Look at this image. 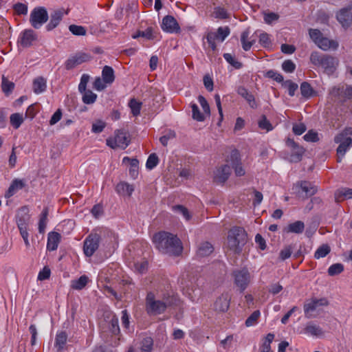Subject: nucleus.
<instances>
[{
	"mask_svg": "<svg viewBox=\"0 0 352 352\" xmlns=\"http://www.w3.org/2000/svg\"><path fill=\"white\" fill-rule=\"evenodd\" d=\"M129 106L131 108V113L134 116L140 115L142 107V102H140L135 98H133L129 101Z\"/></svg>",
	"mask_w": 352,
	"mask_h": 352,
	"instance_id": "obj_47",
	"label": "nucleus"
},
{
	"mask_svg": "<svg viewBox=\"0 0 352 352\" xmlns=\"http://www.w3.org/2000/svg\"><path fill=\"white\" fill-rule=\"evenodd\" d=\"M344 271V265L342 263H334L328 269V274L331 276H336Z\"/></svg>",
	"mask_w": 352,
	"mask_h": 352,
	"instance_id": "obj_46",
	"label": "nucleus"
},
{
	"mask_svg": "<svg viewBox=\"0 0 352 352\" xmlns=\"http://www.w3.org/2000/svg\"><path fill=\"white\" fill-rule=\"evenodd\" d=\"M214 251L212 245L208 242L204 241L201 243L197 250V255L200 257L209 256Z\"/></svg>",
	"mask_w": 352,
	"mask_h": 352,
	"instance_id": "obj_32",
	"label": "nucleus"
},
{
	"mask_svg": "<svg viewBox=\"0 0 352 352\" xmlns=\"http://www.w3.org/2000/svg\"><path fill=\"white\" fill-rule=\"evenodd\" d=\"M48 213V208L45 207L41 214L38 222V232L41 234L45 232V228L47 226Z\"/></svg>",
	"mask_w": 352,
	"mask_h": 352,
	"instance_id": "obj_38",
	"label": "nucleus"
},
{
	"mask_svg": "<svg viewBox=\"0 0 352 352\" xmlns=\"http://www.w3.org/2000/svg\"><path fill=\"white\" fill-rule=\"evenodd\" d=\"M247 241L245 230L241 227L234 226L228 231L226 248L234 254H239Z\"/></svg>",
	"mask_w": 352,
	"mask_h": 352,
	"instance_id": "obj_2",
	"label": "nucleus"
},
{
	"mask_svg": "<svg viewBox=\"0 0 352 352\" xmlns=\"http://www.w3.org/2000/svg\"><path fill=\"white\" fill-rule=\"evenodd\" d=\"M334 141L336 143L339 144L337 148V154L338 157V162L346 153L349 148L352 146V138L348 137L347 134L341 133L335 137Z\"/></svg>",
	"mask_w": 352,
	"mask_h": 352,
	"instance_id": "obj_12",
	"label": "nucleus"
},
{
	"mask_svg": "<svg viewBox=\"0 0 352 352\" xmlns=\"http://www.w3.org/2000/svg\"><path fill=\"white\" fill-rule=\"evenodd\" d=\"M47 87L46 80L43 77H38L33 81V90L36 94H41L45 91Z\"/></svg>",
	"mask_w": 352,
	"mask_h": 352,
	"instance_id": "obj_34",
	"label": "nucleus"
},
{
	"mask_svg": "<svg viewBox=\"0 0 352 352\" xmlns=\"http://www.w3.org/2000/svg\"><path fill=\"white\" fill-rule=\"evenodd\" d=\"M48 14L44 7L35 8L30 14V23L35 28H40L48 20Z\"/></svg>",
	"mask_w": 352,
	"mask_h": 352,
	"instance_id": "obj_7",
	"label": "nucleus"
},
{
	"mask_svg": "<svg viewBox=\"0 0 352 352\" xmlns=\"http://www.w3.org/2000/svg\"><path fill=\"white\" fill-rule=\"evenodd\" d=\"M69 31L76 36H85L87 34V30L85 27L77 25H70Z\"/></svg>",
	"mask_w": 352,
	"mask_h": 352,
	"instance_id": "obj_51",
	"label": "nucleus"
},
{
	"mask_svg": "<svg viewBox=\"0 0 352 352\" xmlns=\"http://www.w3.org/2000/svg\"><path fill=\"white\" fill-rule=\"evenodd\" d=\"M304 333L309 336L320 338L323 336L324 331L322 329L314 322H308L303 329Z\"/></svg>",
	"mask_w": 352,
	"mask_h": 352,
	"instance_id": "obj_26",
	"label": "nucleus"
},
{
	"mask_svg": "<svg viewBox=\"0 0 352 352\" xmlns=\"http://www.w3.org/2000/svg\"><path fill=\"white\" fill-rule=\"evenodd\" d=\"M155 248L162 254L179 256L183 247L180 239L175 234L161 231L154 234L153 238Z\"/></svg>",
	"mask_w": 352,
	"mask_h": 352,
	"instance_id": "obj_1",
	"label": "nucleus"
},
{
	"mask_svg": "<svg viewBox=\"0 0 352 352\" xmlns=\"http://www.w3.org/2000/svg\"><path fill=\"white\" fill-rule=\"evenodd\" d=\"M328 305L329 302L325 298L320 299L314 298L310 300H307L303 306L305 317L307 318H313V313L316 310L317 307L320 306H327Z\"/></svg>",
	"mask_w": 352,
	"mask_h": 352,
	"instance_id": "obj_11",
	"label": "nucleus"
},
{
	"mask_svg": "<svg viewBox=\"0 0 352 352\" xmlns=\"http://www.w3.org/2000/svg\"><path fill=\"white\" fill-rule=\"evenodd\" d=\"M36 38V34L32 30H25L21 34L20 43L23 47H28L32 45Z\"/></svg>",
	"mask_w": 352,
	"mask_h": 352,
	"instance_id": "obj_21",
	"label": "nucleus"
},
{
	"mask_svg": "<svg viewBox=\"0 0 352 352\" xmlns=\"http://www.w3.org/2000/svg\"><path fill=\"white\" fill-rule=\"evenodd\" d=\"M191 108L192 112V117L194 120L199 122H202L205 120L204 114L200 112L199 107L196 104H192Z\"/></svg>",
	"mask_w": 352,
	"mask_h": 352,
	"instance_id": "obj_55",
	"label": "nucleus"
},
{
	"mask_svg": "<svg viewBox=\"0 0 352 352\" xmlns=\"http://www.w3.org/2000/svg\"><path fill=\"white\" fill-rule=\"evenodd\" d=\"M330 247L327 244H323L315 252L314 258L316 259L324 258L330 252Z\"/></svg>",
	"mask_w": 352,
	"mask_h": 352,
	"instance_id": "obj_43",
	"label": "nucleus"
},
{
	"mask_svg": "<svg viewBox=\"0 0 352 352\" xmlns=\"http://www.w3.org/2000/svg\"><path fill=\"white\" fill-rule=\"evenodd\" d=\"M261 313L258 310L254 311L245 320V325L251 327L254 325L260 317Z\"/></svg>",
	"mask_w": 352,
	"mask_h": 352,
	"instance_id": "obj_56",
	"label": "nucleus"
},
{
	"mask_svg": "<svg viewBox=\"0 0 352 352\" xmlns=\"http://www.w3.org/2000/svg\"><path fill=\"white\" fill-rule=\"evenodd\" d=\"M250 34V28H248L246 30H245L241 35V42L242 44V48L245 51H249L252 45L255 43V39H252V38H250V40L248 41L249 36Z\"/></svg>",
	"mask_w": 352,
	"mask_h": 352,
	"instance_id": "obj_30",
	"label": "nucleus"
},
{
	"mask_svg": "<svg viewBox=\"0 0 352 352\" xmlns=\"http://www.w3.org/2000/svg\"><path fill=\"white\" fill-rule=\"evenodd\" d=\"M100 235L98 233L89 234L83 244V251L86 256L91 257L98 249L100 241Z\"/></svg>",
	"mask_w": 352,
	"mask_h": 352,
	"instance_id": "obj_9",
	"label": "nucleus"
},
{
	"mask_svg": "<svg viewBox=\"0 0 352 352\" xmlns=\"http://www.w3.org/2000/svg\"><path fill=\"white\" fill-rule=\"evenodd\" d=\"M60 234L56 232H51L48 234L47 250L54 251L58 248L60 241Z\"/></svg>",
	"mask_w": 352,
	"mask_h": 352,
	"instance_id": "obj_27",
	"label": "nucleus"
},
{
	"mask_svg": "<svg viewBox=\"0 0 352 352\" xmlns=\"http://www.w3.org/2000/svg\"><path fill=\"white\" fill-rule=\"evenodd\" d=\"M213 14L216 19H226L229 18L227 10L221 7L215 8Z\"/></svg>",
	"mask_w": 352,
	"mask_h": 352,
	"instance_id": "obj_57",
	"label": "nucleus"
},
{
	"mask_svg": "<svg viewBox=\"0 0 352 352\" xmlns=\"http://www.w3.org/2000/svg\"><path fill=\"white\" fill-rule=\"evenodd\" d=\"M65 14H67V12L63 8L56 10L52 12L50 14V21L46 25L47 30L51 31L56 28Z\"/></svg>",
	"mask_w": 352,
	"mask_h": 352,
	"instance_id": "obj_17",
	"label": "nucleus"
},
{
	"mask_svg": "<svg viewBox=\"0 0 352 352\" xmlns=\"http://www.w3.org/2000/svg\"><path fill=\"white\" fill-rule=\"evenodd\" d=\"M259 43L264 47H269L272 43L268 34L263 32L259 36Z\"/></svg>",
	"mask_w": 352,
	"mask_h": 352,
	"instance_id": "obj_63",
	"label": "nucleus"
},
{
	"mask_svg": "<svg viewBox=\"0 0 352 352\" xmlns=\"http://www.w3.org/2000/svg\"><path fill=\"white\" fill-rule=\"evenodd\" d=\"M175 138V131H169L160 138V141L164 146H166L168 145V141Z\"/></svg>",
	"mask_w": 352,
	"mask_h": 352,
	"instance_id": "obj_60",
	"label": "nucleus"
},
{
	"mask_svg": "<svg viewBox=\"0 0 352 352\" xmlns=\"http://www.w3.org/2000/svg\"><path fill=\"white\" fill-rule=\"evenodd\" d=\"M303 139L307 142H316L319 140L318 133L313 130H309L304 136Z\"/></svg>",
	"mask_w": 352,
	"mask_h": 352,
	"instance_id": "obj_62",
	"label": "nucleus"
},
{
	"mask_svg": "<svg viewBox=\"0 0 352 352\" xmlns=\"http://www.w3.org/2000/svg\"><path fill=\"white\" fill-rule=\"evenodd\" d=\"M236 91L239 95H240L247 101V102L249 104L251 108H257L258 105L257 103L256 102L254 95L251 92H250L245 87L239 86L237 88Z\"/></svg>",
	"mask_w": 352,
	"mask_h": 352,
	"instance_id": "obj_23",
	"label": "nucleus"
},
{
	"mask_svg": "<svg viewBox=\"0 0 352 352\" xmlns=\"http://www.w3.org/2000/svg\"><path fill=\"white\" fill-rule=\"evenodd\" d=\"M282 69L287 73H292L296 69V64L292 60H285L282 63Z\"/></svg>",
	"mask_w": 352,
	"mask_h": 352,
	"instance_id": "obj_58",
	"label": "nucleus"
},
{
	"mask_svg": "<svg viewBox=\"0 0 352 352\" xmlns=\"http://www.w3.org/2000/svg\"><path fill=\"white\" fill-rule=\"evenodd\" d=\"M309 59L313 65L323 69L324 72L328 75L334 73L339 63L336 57L329 54H322L318 52H313Z\"/></svg>",
	"mask_w": 352,
	"mask_h": 352,
	"instance_id": "obj_3",
	"label": "nucleus"
},
{
	"mask_svg": "<svg viewBox=\"0 0 352 352\" xmlns=\"http://www.w3.org/2000/svg\"><path fill=\"white\" fill-rule=\"evenodd\" d=\"M309 34L312 41L321 50L327 51L329 49L336 50L338 43L334 40L324 37L318 29L309 30Z\"/></svg>",
	"mask_w": 352,
	"mask_h": 352,
	"instance_id": "obj_4",
	"label": "nucleus"
},
{
	"mask_svg": "<svg viewBox=\"0 0 352 352\" xmlns=\"http://www.w3.org/2000/svg\"><path fill=\"white\" fill-rule=\"evenodd\" d=\"M230 302V297L228 294H222L219 297L217 298L214 303V309L215 311L219 312L226 311Z\"/></svg>",
	"mask_w": 352,
	"mask_h": 352,
	"instance_id": "obj_20",
	"label": "nucleus"
},
{
	"mask_svg": "<svg viewBox=\"0 0 352 352\" xmlns=\"http://www.w3.org/2000/svg\"><path fill=\"white\" fill-rule=\"evenodd\" d=\"M285 144L290 148L291 154L289 160L291 162L297 163L302 160L305 149L296 142L294 139L287 138Z\"/></svg>",
	"mask_w": 352,
	"mask_h": 352,
	"instance_id": "obj_10",
	"label": "nucleus"
},
{
	"mask_svg": "<svg viewBox=\"0 0 352 352\" xmlns=\"http://www.w3.org/2000/svg\"><path fill=\"white\" fill-rule=\"evenodd\" d=\"M274 339V333H269L268 334H267V336L265 338V340L263 342V344L261 347V352H273L271 350L270 344L272 342Z\"/></svg>",
	"mask_w": 352,
	"mask_h": 352,
	"instance_id": "obj_40",
	"label": "nucleus"
},
{
	"mask_svg": "<svg viewBox=\"0 0 352 352\" xmlns=\"http://www.w3.org/2000/svg\"><path fill=\"white\" fill-rule=\"evenodd\" d=\"M159 163V158L155 153L151 154L146 161V166L148 169L151 170L155 168Z\"/></svg>",
	"mask_w": 352,
	"mask_h": 352,
	"instance_id": "obj_54",
	"label": "nucleus"
},
{
	"mask_svg": "<svg viewBox=\"0 0 352 352\" xmlns=\"http://www.w3.org/2000/svg\"><path fill=\"white\" fill-rule=\"evenodd\" d=\"M14 88V83L9 81L4 76H2L1 89L6 96H9Z\"/></svg>",
	"mask_w": 352,
	"mask_h": 352,
	"instance_id": "obj_39",
	"label": "nucleus"
},
{
	"mask_svg": "<svg viewBox=\"0 0 352 352\" xmlns=\"http://www.w3.org/2000/svg\"><path fill=\"white\" fill-rule=\"evenodd\" d=\"M282 86L287 88L290 96H294L296 91L298 89V85L290 80L283 81Z\"/></svg>",
	"mask_w": 352,
	"mask_h": 352,
	"instance_id": "obj_48",
	"label": "nucleus"
},
{
	"mask_svg": "<svg viewBox=\"0 0 352 352\" xmlns=\"http://www.w3.org/2000/svg\"><path fill=\"white\" fill-rule=\"evenodd\" d=\"M333 94L344 100L352 99V85L342 86L341 87H335L333 89Z\"/></svg>",
	"mask_w": 352,
	"mask_h": 352,
	"instance_id": "obj_24",
	"label": "nucleus"
},
{
	"mask_svg": "<svg viewBox=\"0 0 352 352\" xmlns=\"http://www.w3.org/2000/svg\"><path fill=\"white\" fill-rule=\"evenodd\" d=\"M266 77L267 78H272L273 80H276V82H282L284 81V78H283V76L274 71V70H269L266 72Z\"/></svg>",
	"mask_w": 352,
	"mask_h": 352,
	"instance_id": "obj_61",
	"label": "nucleus"
},
{
	"mask_svg": "<svg viewBox=\"0 0 352 352\" xmlns=\"http://www.w3.org/2000/svg\"><path fill=\"white\" fill-rule=\"evenodd\" d=\"M305 224L301 221H296L294 223H289L286 230L287 232H292L295 234H300L304 231Z\"/></svg>",
	"mask_w": 352,
	"mask_h": 352,
	"instance_id": "obj_35",
	"label": "nucleus"
},
{
	"mask_svg": "<svg viewBox=\"0 0 352 352\" xmlns=\"http://www.w3.org/2000/svg\"><path fill=\"white\" fill-rule=\"evenodd\" d=\"M258 127L262 130L270 131L273 129V126L270 122L267 119L265 115H263L258 122Z\"/></svg>",
	"mask_w": 352,
	"mask_h": 352,
	"instance_id": "obj_50",
	"label": "nucleus"
},
{
	"mask_svg": "<svg viewBox=\"0 0 352 352\" xmlns=\"http://www.w3.org/2000/svg\"><path fill=\"white\" fill-rule=\"evenodd\" d=\"M29 209L27 206H23L19 209L16 214V223L18 228L28 227L30 220L28 214Z\"/></svg>",
	"mask_w": 352,
	"mask_h": 352,
	"instance_id": "obj_18",
	"label": "nucleus"
},
{
	"mask_svg": "<svg viewBox=\"0 0 352 352\" xmlns=\"http://www.w3.org/2000/svg\"><path fill=\"white\" fill-rule=\"evenodd\" d=\"M103 81L106 84H111L115 80L114 71L110 66H104L102 71Z\"/></svg>",
	"mask_w": 352,
	"mask_h": 352,
	"instance_id": "obj_33",
	"label": "nucleus"
},
{
	"mask_svg": "<svg viewBox=\"0 0 352 352\" xmlns=\"http://www.w3.org/2000/svg\"><path fill=\"white\" fill-rule=\"evenodd\" d=\"M300 92L303 97L309 98L312 96L314 89L311 85L307 82H303L300 85Z\"/></svg>",
	"mask_w": 352,
	"mask_h": 352,
	"instance_id": "obj_44",
	"label": "nucleus"
},
{
	"mask_svg": "<svg viewBox=\"0 0 352 352\" xmlns=\"http://www.w3.org/2000/svg\"><path fill=\"white\" fill-rule=\"evenodd\" d=\"M234 285L243 292L251 282V275L247 268L234 270L232 273Z\"/></svg>",
	"mask_w": 352,
	"mask_h": 352,
	"instance_id": "obj_6",
	"label": "nucleus"
},
{
	"mask_svg": "<svg viewBox=\"0 0 352 352\" xmlns=\"http://www.w3.org/2000/svg\"><path fill=\"white\" fill-rule=\"evenodd\" d=\"M25 186V183L19 179H14L7 191L5 193L6 198L12 197L19 190L22 189Z\"/></svg>",
	"mask_w": 352,
	"mask_h": 352,
	"instance_id": "obj_31",
	"label": "nucleus"
},
{
	"mask_svg": "<svg viewBox=\"0 0 352 352\" xmlns=\"http://www.w3.org/2000/svg\"><path fill=\"white\" fill-rule=\"evenodd\" d=\"M293 189L296 191L297 195L301 197V192H305V195L302 196L304 199H307L315 195L318 188L316 186L313 185L311 182L307 181H301L294 185Z\"/></svg>",
	"mask_w": 352,
	"mask_h": 352,
	"instance_id": "obj_13",
	"label": "nucleus"
},
{
	"mask_svg": "<svg viewBox=\"0 0 352 352\" xmlns=\"http://www.w3.org/2000/svg\"><path fill=\"white\" fill-rule=\"evenodd\" d=\"M214 35L217 36V39L221 41H223L230 34V30L229 27L226 26L224 28L219 27L217 32H214Z\"/></svg>",
	"mask_w": 352,
	"mask_h": 352,
	"instance_id": "obj_45",
	"label": "nucleus"
},
{
	"mask_svg": "<svg viewBox=\"0 0 352 352\" xmlns=\"http://www.w3.org/2000/svg\"><path fill=\"white\" fill-rule=\"evenodd\" d=\"M116 191L120 195L131 197L134 191V187L125 182H120L116 185Z\"/></svg>",
	"mask_w": 352,
	"mask_h": 352,
	"instance_id": "obj_28",
	"label": "nucleus"
},
{
	"mask_svg": "<svg viewBox=\"0 0 352 352\" xmlns=\"http://www.w3.org/2000/svg\"><path fill=\"white\" fill-rule=\"evenodd\" d=\"M91 59V56L90 54L84 52H78L66 60L65 64V68L67 70L72 69L76 65L88 62Z\"/></svg>",
	"mask_w": 352,
	"mask_h": 352,
	"instance_id": "obj_14",
	"label": "nucleus"
},
{
	"mask_svg": "<svg viewBox=\"0 0 352 352\" xmlns=\"http://www.w3.org/2000/svg\"><path fill=\"white\" fill-rule=\"evenodd\" d=\"M88 281V277L85 275H82L77 280L72 281L71 287L76 290H81L87 285Z\"/></svg>",
	"mask_w": 352,
	"mask_h": 352,
	"instance_id": "obj_36",
	"label": "nucleus"
},
{
	"mask_svg": "<svg viewBox=\"0 0 352 352\" xmlns=\"http://www.w3.org/2000/svg\"><path fill=\"white\" fill-rule=\"evenodd\" d=\"M153 340L151 337H145L140 342V347L135 349L130 347L128 352H152Z\"/></svg>",
	"mask_w": 352,
	"mask_h": 352,
	"instance_id": "obj_22",
	"label": "nucleus"
},
{
	"mask_svg": "<svg viewBox=\"0 0 352 352\" xmlns=\"http://www.w3.org/2000/svg\"><path fill=\"white\" fill-rule=\"evenodd\" d=\"M68 335L64 331L57 332L55 338L54 346L57 349L58 352H61L67 341Z\"/></svg>",
	"mask_w": 352,
	"mask_h": 352,
	"instance_id": "obj_29",
	"label": "nucleus"
},
{
	"mask_svg": "<svg viewBox=\"0 0 352 352\" xmlns=\"http://www.w3.org/2000/svg\"><path fill=\"white\" fill-rule=\"evenodd\" d=\"M13 9L17 14H26L28 6L22 3H17L13 6Z\"/></svg>",
	"mask_w": 352,
	"mask_h": 352,
	"instance_id": "obj_64",
	"label": "nucleus"
},
{
	"mask_svg": "<svg viewBox=\"0 0 352 352\" xmlns=\"http://www.w3.org/2000/svg\"><path fill=\"white\" fill-rule=\"evenodd\" d=\"M161 27L164 32L168 33H178L180 31V27L177 21L170 15L165 16L163 18Z\"/></svg>",
	"mask_w": 352,
	"mask_h": 352,
	"instance_id": "obj_15",
	"label": "nucleus"
},
{
	"mask_svg": "<svg viewBox=\"0 0 352 352\" xmlns=\"http://www.w3.org/2000/svg\"><path fill=\"white\" fill-rule=\"evenodd\" d=\"M230 162L236 176L241 177L245 175V171L241 166L240 154L237 150L231 152Z\"/></svg>",
	"mask_w": 352,
	"mask_h": 352,
	"instance_id": "obj_16",
	"label": "nucleus"
},
{
	"mask_svg": "<svg viewBox=\"0 0 352 352\" xmlns=\"http://www.w3.org/2000/svg\"><path fill=\"white\" fill-rule=\"evenodd\" d=\"M337 19L344 28H348L352 23V13L346 8H343L337 14Z\"/></svg>",
	"mask_w": 352,
	"mask_h": 352,
	"instance_id": "obj_25",
	"label": "nucleus"
},
{
	"mask_svg": "<svg viewBox=\"0 0 352 352\" xmlns=\"http://www.w3.org/2000/svg\"><path fill=\"white\" fill-rule=\"evenodd\" d=\"M170 305L166 301L157 300L153 292H148L146 295V311L150 316L163 314Z\"/></svg>",
	"mask_w": 352,
	"mask_h": 352,
	"instance_id": "obj_5",
	"label": "nucleus"
},
{
	"mask_svg": "<svg viewBox=\"0 0 352 352\" xmlns=\"http://www.w3.org/2000/svg\"><path fill=\"white\" fill-rule=\"evenodd\" d=\"M223 58L235 69H241L243 66V64L238 61L231 54L225 53L223 54Z\"/></svg>",
	"mask_w": 352,
	"mask_h": 352,
	"instance_id": "obj_49",
	"label": "nucleus"
},
{
	"mask_svg": "<svg viewBox=\"0 0 352 352\" xmlns=\"http://www.w3.org/2000/svg\"><path fill=\"white\" fill-rule=\"evenodd\" d=\"M106 126V124L102 120H98L92 124L91 131L95 133H101Z\"/></svg>",
	"mask_w": 352,
	"mask_h": 352,
	"instance_id": "obj_59",
	"label": "nucleus"
},
{
	"mask_svg": "<svg viewBox=\"0 0 352 352\" xmlns=\"http://www.w3.org/2000/svg\"><path fill=\"white\" fill-rule=\"evenodd\" d=\"M130 143V139L123 130H116L113 138L107 140V145L112 148L118 147L125 149Z\"/></svg>",
	"mask_w": 352,
	"mask_h": 352,
	"instance_id": "obj_8",
	"label": "nucleus"
},
{
	"mask_svg": "<svg viewBox=\"0 0 352 352\" xmlns=\"http://www.w3.org/2000/svg\"><path fill=\"white\" fill-rule=\"evenodd\" d=\"M139 161L135 158H133L131 164H130L129 175L133 179H135L138 175Z\"/></svg>",
	"mask_w": 352,
	"mask_h": 352,
	"instance_id": "obj_53",
	"label": "nucleus"
},
{
	"mask_svg": "<svg viewBox=\"0 0 352 352\" xmlns=\"http://www.w3.org/2000/svg\"><path fill=\"white\" fill-rule=\"evenodd\" d=\"M352 198V188H342L338 190L335 193V199L337 202L344 199Z\"/></svg>",
	"mask_w": 352,
	"mask_h": 352,
	"instance_id": "obj_37",
	"label": "nucleus"
},
{
	"mask_svg": "<svg viewBox=\"0 0 352 352\" xmlns=\"http://www.w3.org/2000/svg\"><path fill=\"white\" fill-rule=\"evenodd\" d=\"M10 124L14 129H19L23 122V115L19 113H14L10 116Z\"/></svg>",
	"mask_w": 352,
	"mask_h": 352,
	"instance_id": "obj_42",
	"label": "nucleus"
},
{
	"mask_svg": "<svg viewBox=\"0 0 352 352\" xmlns=\"http://www.w3.org/2000/svg\"><path fill=\"white\" fill-rule=\"evenodd\" d=\"M82 102L85 104H93L96 102L97 99V95L94 94L92 91L89 89H87L85 91L82 93Z\"/></svg>",
	"mask_w": 352,
	"mask_h": 352,
	"instance_id": "obj_41",
	"label": "nucleus"
},
{
	"mask_svg": "<svg viewBox=\"0 0 352 352\" xmlns=\"http://www.w3.org/2000/svg\"><path fill=\"white\" fill-rule=\"evenodd\" d=\"M173 210L175 212L181 214L186 220L191 219V215L189 213L188 210L182 205H176L173 206Z\"/></svg>",
	"mask_w": 352,
	"mask_h": 352,
	"instance_id": "obj_52",
	"label": "nucleus"
},
{
	"mask_svg": "<svg viewBox=\"0 0 352 352\" xmlns=\"http://www.w3.org/2000/svg\"><path fill=\"white\" fill-rule=\"evenodd\" d=\"M231 173V168L229 165L225 164L219 167L214 174V180L218 183H224Z\"/></svg>",
	"mask_w": 352,
	"mask_h": 352,
	"instance_id": "obj_19",
	"label": "nucleus"
}]
</instances>
